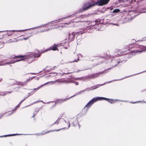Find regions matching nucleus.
<instances>
[{"instance_id":"obj_4","label":"nucleus","mask_w":146,"mask_h":146,"mask_svg":"<svg viewBox=\"0 0 146 146\" xmlns=\"http://www.w3.org/2000/svg\"><path fill=\"white\" fill-rule=\"evenodd\" d=\"M51 50H55L57 49V47L56 46H52L51 48Z\"/></svg>"},{"instance_id":"obj_2","label":"nucleus","mask_w":146,"mask_h":146,"mask_svg":"<svg viewBox=\"0 0 146 146\" xmlns=\"http://www.w3.org/2000/svg\"><path fill=\"white\" fill-rule=\"evenodd\" d=\"M107 100V99L105 98L98 97L96 98H94L92 100L90 101L87 104V106L90 105H91L94 102L98 100Z\"/></svg>"},{"instance_id":"obj_3","label":"nucleus","mask_w":146,"mask_h":146,"mask_svg":"<svg viewBox=\"0 0 146 146\" xmlns=\"http://www.w3.org/2000/svg\"><path fill=\"white\" fill-rule=\"evenodd\" d=\"M120 11V10L119 9H114L113 10V13H117L119 12Z\"/></svg>"},{"instance_id":"obj_1","label":"nucleus","mask_w":146,"mask_h":146,"mask_svg":"<svg viewBox=\"0 0 146 146\" xmlns=\"http://www.w3.org/2000/svg\"><path fill=\"white\" fill-rule=\"evenodd\" d=\"M110 0H100L97 2H93L84 5L83 6V9L85 10L96 5L100 6L104 5L107 4Z\"/></svg>"},{"instance_id":"obj_5","label":"nucleus","mask_w":146,"mask_h":146,"mask_svg":"<svg viewBox=\"0 0 146 146\" xmlns=\"http://www.w3.org/2000/svg\"><path fill=\"white\" fill-rule=\"evenodd\" d=\"M19 60H18V61H19Z\"/></svg>"}]
</instances>
